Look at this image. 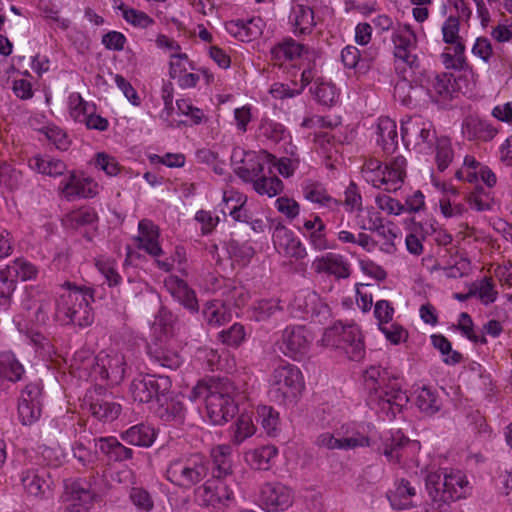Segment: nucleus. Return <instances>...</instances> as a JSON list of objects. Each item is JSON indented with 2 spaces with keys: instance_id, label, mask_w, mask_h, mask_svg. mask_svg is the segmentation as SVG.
<instances>
[{
  "instance_id": "obj_1",
  "label": "nucleus",
  "mask_w": 512,
  "mask_h": 512,
  "mask_svg": "<svg viewBox=\"0 0 512 512\" xmlns=\"http://www.w3.org/2000/svg\"><path fill=\"white\" fill-rule=\"evenodd\" d=\"M409 397L403 389V379L393 377L386 381V418L395 422L400 427H391L390 438L386 439V458L395 463H405L409 456L412 444L404 435V427L408 426L406 412L408 410Z\"/></svg>"
},
{
  "instance_id": "obj_2",
  "label": "nucleus",
  "mask_w": 512,
  "mask_h": 512,
  "mask_svg": "<svg viewBox=\"0 0 512 512\" xmlns=\"http://www.w3.org/2000/svg\"><path fill=\"white\" fill-rule=\"evenodd\" d=\"M94 301V290L77 286L71 282L61 285L55 300L54 319L61 324H74L87 327L93 323L94 316L90 304Z\"/></svg>"
},
{
  "instance_id": "obj_3",
  "label": "nucleus",
  "mask_w": 512,
  "mask_h": 512,
  "mask_svg": "<svg viewBox=\"0 0 512 512\" xmlns=\"http://www.w3.org/2000/svg\"><path fill=\"white\" fill-rule=\"evenodd\" d=\"M425 487L433 505H436L437 509L445 510L449 502L466 498L471 489L466 475L454 469L428 473Z\"/></svg>"
},
{
  "instance_id": "obj_4",
  "label": "nucleus",
  "mask_w": 512,
  "mask_h": 512,
  "mask_svg": "<svg viewBox=\"0 0 512 512\" xmlns=\"http://www.w3.org/2000/svg\"><path fill=\"white\" fill-rule=\"evenodd\" d=\"M209 473V461L200 453H185L171 458L167 464L165 477L173 485L189 490Z\"/></svg>"
},
{
  "instance_id": "obj_5",
  "label": "nucleus",
  "mask_w": 512,
  "mask_h": 512,
  "mask_svg": "<svg viewBox=\"0 0 512 512\" xmlns=\"http://www.w3.org/2000/svg\"><path fill=\"white\" fill-rule=\"evenodd\" d=\"M321 343L325 347L338 350L353 361H359L365 355L363 335L359 327L352 323L335 322L325 329Z\"/></svg>"
},
{
  "instance_id": "obj_6",
  "label": "nucleus",
  "mask_w": 512,
  "mask_h": 512,
  "mask_svg": "<svg viewBox=\"0 0 512 512\" xmlns=\"http://www.w3.org/2000/svg\"><path fill=\"white\" fill-rule=\"evenodd\" d=\"M237 395V389L230 380L212 381V389L207 396L206 411L213 425H222L235 415Z\"/></svg>"
},
{
  "instance_id": "obj_7",
  "label": "nucleus",
  "mask_w": 512,
  "mask_h": 512,
  "mask_svg": "<svg viewBox=\"0 0 512 512\" xmlns=\"http://www.w3.org/2000/svg\"><path fill=\"white\" fill-rule=\"evenodd\" d=\"M393 45V56L395 71L403 80L395 86V94L399 89L408 87L406 82L407 73L412 70L417 63V56L413 53L416 48V35L409 26H398L391 35Z\"/></svg>"
},
{
  "instance_id": "obj_8",
  "label": "nucleus",
  "mask_w": 512,
  "mask_h": 512,
  "mask_svg": "<svg viewBox=\"0 0 512 512\" xmlns=\"http://www.w3.org/2000/svg\"><path fill=\"white\" fill-rule=\"evenodd\" d=\"M303 377L298 367L283 364L276 367L270 378V397L280 404H294L303 388Z\"/></svg>"
},
{
  "instance_id": "obj_9",
  "label": "nucleus",
  "mask_w": 512,
  "mask_h": 512,
  "mask_svg": "<svg viewBox=\"0 0 512 512\" xmlns=\"http://www.w3.org/2000/svg\"><path fill=\"white\" fill-rule=\"evenodd\" d=\"M233 479L213 478L196 489L195 496L200 505L220 510L234 502Z\"/></svg>"
},
{
  "instance_id": "obj_10",
  "label": "nucleus",
  "mask_w": 512,
  "mask_h": 512,
  "mask_svg": "<svg viewBox=\"0 0 512 512\" xmlns=\"http://www.w3.org/2000/svg\"><path fill=\"white\" fill-rule=\"evenodd\" d=\"M171 388L168 377L155 375L138 376L130 384V393L134 401L149 403L153 399L160 400Z\"/></svg>"
},
{
  "instance_id": "obj_11",
  "label": "nucleus",
  "mask_w": 512,
  "mask_h": 512,
  "mask_svg": "<svg viewBox=\"0 0 512 512\" xmlns=\"http://www.w3.org/2000/svg\"><path fill=\"white\" fill-rule=\"evenodd\" d=\"M40 382H31L21 391L18 400V416L23 425L36 422L42 413L43 392Z\"/></svg>"
},
{
  "instance_id": "obj_12",
  "label": "nucleus",
  "mask_w": 512,
  "mask_h": 512,
  "mask_svg": "<svg viewBox=\"0 0 512 512\" xmlns=\"http://www.w3.org/2000/svg\"><path fill=\"white\" fill-rule=\"evenodd\" d=\"M312 342L311 333L301 325L287 326L282 332L281 351L294 360L302 359Z\"/></svg>"
},
{
  "instance_id": "obj_13",
  "label": "nucleus",
  "mask_w": 512,
  "mask_h": 512,
  "mask_svg": "<svg viewBox=\"0 0 512 512\" xmlns=\"http://www.w3.org/2000/svg\"><path fill=\"white\" fill-rule=\"evenodd\" d=\"M479 179L486 187L476 185L474 189L465 196L466 202L476 211H488L494 204V196L491 189L497 184L496 174L486 165L480 168Z\"/></svg>"
},
{
  "instance_id": "obj_14",
  "label": "nucleus",
  "mask_w": 512,
  "mask_h": 512,
  "mask_svg": "<svg viewBox=\"0 0 512 512\" xmlns=\"http://www.w3.org/2000/svg\"><path fill=\"white\" fill-rule=\"evenodd\" d=\"M310 47L292 37H285L271 47V60L275 66L286 68L289 73L293 64H296Z\"/></svg>"
},
{
  "instance_id": "obj_15",
  "label": "nucleus",
  "mask_w": 512,
  "mask_h": 512,
  "mask_svg": "<svg viewBox=\"0 0 512 512\" xmlns=\"http://www.w3.org/2000/svg\"><path fill=\"white\" fill-rule=\"evenodd\" d=\"M98 184L92 178L70 172L59 184V193L66 200L92 198L98 194Z\"/></svg>"
},
{
  "instance_id": "obj_16",
  "label": "nucleus",
  "mask_w": 512,
  "mask_h": 512,
  "mask_svg": "<svg viewBox=\"0 0 512 512\" xmlns=\"http://www.w3.org/2000/svg\"><path fill=\"white\" fill-rule=\"evenodd\" d=\"M23 307L30 312V316L37 324H46L51 316V296L38 288L30 287L26 290Z\"/></svg>"
},
{
  "instance_id": "obj_17",
  "label": "nucleus",
  "mask_w": 512,
  "mask_h": 512,
  "mask_svg": "<svg viewBox=\"0 0 512 512\" xmlns=\"http://www.w3.org/2000/svg\"><path fill=\"white\" fill-rule=\"evenodd\" d=\"M272 238L279 253L296 260L307 256V250L301 240L284 225L279 223L275 226Z\"/></svg>"
},
{
  "instance_id": "obj_18",
  "label": "nucleus",
  "mask_w": 512,
  "mask_h": 512,
  "mask_svg": "<svg viewBox=\"0 0 512 512\" xmlns=\"http://www.w3.org/2000/svg\"><path fill=\"white\" fill-rule=\"evenodd\" d=\"M262 506L268 512L283 511L293 503V493L281 483H266L260 493Z\"/></svg>"
},
{
  "instance_id": "obj_19",
  "label": "nucleus",
  "mask_w": 512,
  "mask_h": 512,
  "mask_svg": "<svg viewBox=\"0 0 512 512\" xmlns=\"http://www.w3.org/2000/svg\"><path fill=\"white\" fill-rule=\"evenodd\" d=\"M94 360H96L94 372L99 374L102 379L108 380L113 385L119 384L124 379L126 361L122 354L100 353Z\"/></svg>"
},
{
  "instance_id": "obj_20",
  "label": "nucleus",
  "mask_w": 512,
  "mask_h": 512,
  "mask_svg": "<svg viewBox=\"0 0 512 512\" xmlns=\"http://www.w3.org/2000/svg\"><path fill=\"white\" fill-rule=\"evenodd\" d=\"M311 269L317 274H327L336 279H346L351 274V264L341 254L328 252L317 256L311 265Z\"/></svg>"
},
{
  "instance_id": "obj_21",
  "label": "nucleus",
  "mask_w": 512,
  "mask_h": 512,
  "mask_svg": "<svg viewBox=\"0 0 512 512\" xmlns=\"http://www.w3.org/2000/svg\"><path fill=\"white\" fill-rule=\"evenodd\" d=\"M320 60V52L315 48L310 47L301 59L296 64H293V68L289 74L291 76H296L297 72L300 71V82H298V85L303 90L308 85L321 78Z\"/></svg>"
},
{
  "instance_id": "obj_22",
  "label": "nucleus",
  "mask_w": 512,
  "mask_h": 512,
  "mask_svg": "<svg viewBox=\"0 0 512 512\" xmlns=\"http://www.w3.org/2000/svg\"><path fill=\"white\" fill-rule=\"evenodd\" d=\"M167 292L191 313L198 312L199 304L195 291L189 287L186 281L174 275H169L164 280Z\"/></svg>"
},
{
  "instance_id": "obj_23",
  "label": "nucleus",
  "mask_w": 512,
  "mask_h": 512,
  "mask_svg": "<svg viewBox=\"0 0 512 512\" xmlns=\"http://www.w3.org/2000/svg\"><path fill=\"white\" fill-rule=\"evenodd\" d=\"M428 91L437 102H445L456 97L459 85L452 73L433 74L428 79Z\"/></svg>"
},
{
  "instance_id": "obj_24",
  "label": "nucleus",
  "mask_w": 512,
  "mask_h": 512,
  "mask_svg": "<svg viewBox=\"0 0 512 512\" xmlns=\"http://www.w3.org/2000/svg\"><path fill=\"white\" fill-rule=\"evenodd\" d=\"M462 132L470 141L489 142L499 133V129L488 120L468 116L462 124Z\"/></svg>"
},
{
  "instance_id": "obj_25",
  "label": "nucleus",
  "mask_w": 512,
  "mask_h": 512,
  "mask_svg": "<svg viewBox=\"0 0 512 512\" xmlns=\"http://www.w3.org/2000/svg\"><path fill=\"white\" fill-rule=\"evenodd\" d=\"M138 236L135 238L139 249L153 257L163 253L159 243V228L149 219H142L138 224Z\"/></svg>"
},
{
  "instance_id": "obj_26",
  "label": "nucleus",
  "mask_w": 512,
  "mask_h": 512,
  "mask_svg": "<svg viewBox=\"0 0 512 512\" xmlns=\"http://www.w3.org/2000/svg\"><path fill=\"white\" fill-rule=\"evenodd\" d=\"M402 139L404 141L416 140V144L432 143L436 139V131L432 122L422 117H415L402 125Z\"/></svg>"
},
{
  "instance_id": "obj_27",
  "label": "nucleus",
  "mask_w": 512,
  "mask_h": 512,
  "mask_svg": "<svg viewBox=\"0 0 512 512\" xmlns=\"http://www.w3.org/2000/svg\"><path fill=\"white\" fill-rule=\"evenodd\" d=\"M238 156H244V158L240 160L241 164L235 167V173L242 180L246 182H252L254 185L256 179H260L265 175V163L254 153H246L242 150H235L233 152L232 159H236Z\"/></svg>"
},
{
  "instance_id": "obj_28",
  "label": "nucleus",
  "mask_w": 512,
  "mask_h": 512,
  "mask_svg": "<svg viewBox=\"0 0 512 512\" xmlns=\"http://www.w3.org/2000/svg\"><path fill=\"white\" fill-rule=\"evenodd\" d=\"M370 430V425H342L340 433L344 450L369 447L371 445Z\"/></svg>"
},
{
  "instance_id": "obj_29",
  "label": "nucleus",
  "mask_w": 512,
  "mask_h": 512,
  "mask_svg": "<svg viewBox=\"0 0 512 512\" xmlns=\"http://www.w3.org/2000/svg\"><path fill=\"white\" fill-rule=\"evenodd\" d=\"M302 192L306 200L331 211L338 210L342 204L339 200L329 195L325 186L319 182L305 181L302 185Z\"/></svg>"
},
{
  "instance_id": "obj_30",
  "label": "nucleus",
  "mask_w": 512,
  "mask_h": 512,
  "mask_svg": "<svg viewBox=\"0 0 512 512\" xmlns=\"http://www.w3.org/2000/svg\"><path fill=\"white\" fill-rule=\"evenodd\" d=\"M289 22L296 36L309 34L316 25L314 11L307 5L296 3L292 6Z\"/></svg>"
},
{
  "instance_id": "obj_31",
  "label": "nucleus",
  "mask_w": 512,
  "mask_h": 512,
  "mask_svg": "<svg viewBox=\"0 0 512 512\" xmlns=\"http://www.w3.org/2000/svg\"><path fill=\"white\" fill-rule=\"evenodd\" d=\"M293 307L306 318L317 317L328 312V306L313 291H300L294 298Z\"/></svg>"
},
{
  "instance_id": "obj_32",
  "label": "nucleus",
  "mask_w": 512,
  "mask_h": 512,
  "mask_svg": "<svg viewBox=\"0 0 512 512\" xmlns=\"http://www.w3.org/2000/svg\"><path fill=\"white\" fill-rule=\"evenodd\" d=\"M47 476L48 474L44 469H28L22 472L21 483L29 495L43 498L46 492L50 490Z\"/></svg>"
},
{
  "instance_id": "obj_33",
  "label": "nucleus",
  "mask_w": 512,
  "mask_h": 512,
  "mask_svg": "<svg viewBox=\"0 0 512 512\" xmlns=\"http://www.w3.org/2000/svg\"><path fill=\"white\" fill-rule=\"evenodd\" d=\"M97 445L101 453H103L109 461L123 462L133 458L134 451L124 446L115 437H100Z\"/></svg>"
},
{
  "instance_id": "obj_34",
  "label": "nucleus",
  "mask_w": 512,
  "mask_h": 512,
  "mask_svg": "<svg viewBox=\"0 0 512 512\" xmlns=\"http://www.w3.org/2000/svg\"><path fill=\"white\" fill-rule=\"evenodd\" d=\"M28 165L33 171L50 177L62 176L67 171L65 162L49 155H36L29 159Z\"/></svg>"
},
{
  "instance_id": "obj_35",
  "label": "nucleus",
  "mask_w": 512,
  "mask_h": 512,
  "mask_svg": "<svg viewBox=\"0 0 512 512\" xmlns=\"http://www.w3.org/2000/svg\"><path fill=\"white\" fill-rule=\"evenodd\" d=\"M155 429L148 424H137L120 434L121 439L134 446L150 447L156 439Z\"/></svg>"
},
{
  "instance_id": "obj_36",
  "label": "nucleus",
  "mask_w": 512,
  "mask_h": 512,
  "mask_svg": "<svg viewBox=\"0 0 512 512\" xmlns=\"http://www.w3.org/2000/svg\"><path fill=\"white\" fill-rule=\"evenodd\" d=\"M231 453L232 448L227 444L218 445L211 450V458L214 465L213 478L231 479L229 477L232 472Z\"/></svg>"
},
{
  "instance_id": "obj_37",
  "label": "nucleus",
  "mask_w": 512,
  "mask_h": 512,
  "mask_svg": "<svg viewBox=\"0 0 512 512\" xmlns=\"http://www.w3.org/2000/svg\"><path fill=\"white\" fill-rule=\"evenodd\" d=\"M415 496V487L411 486L409 481L401 479L395 484V489L391 491L388 499L393 509L404 510L413 507Z\"/></svg>"
},
{
  "instance_id": "obj_38",
  "label": "nucleus",
  "mask_w": 512,
  "mask_h": 512,
  "mask_svg": "<svg viewBox=\"0 0 512 512\" xmlns=\"http://www.w3.org/2000/svg\"><path fill=\"white\" fill-rule=\"evenodd\" d=\"M278 449L273 445H265L251 449L245 453V461L253 469L268 470L272 460L277 456Z\"/></svg>"
},
{
  "instance_id": "obj_39",
  "label": "nucleus",
  "mask_w": 512,
  "mask_h": 512,
  "mask_svg": "<svg viewBox=\"0 0 512 512\" xmlns=\"http://www.w3.org/2000/svg\"><path fill=\"white\" fill-rule=\"evenodd\" d=\"M223 202L224 207L222 208V212L226 214H230V216L235 220L239 222H245L248 223L250 220V215L244 209V203L246 202V198L234 191H224L223 193Z\"/></svg>"
},
{
  "instance_id": "obj_40",
  "label": "nucleus",
  "mask_w": 512,
  "mask_h": 512,
  "mask_svg": "<svg viewBox=\"0 0 512 512\" xmlns=\"http://www.w3.org/2000/svg\"><path fill=\"white\" fill-rule=\"evenodd\" d=\"M262 20L252 18L247 21L237 20L228 24L227 29L241 41H251L262 34Z\"/></svg>"
},
{
  "instance_id": "obj_41",
  "label": "nucleus",
  "mask_w": 512,
  "mask_h": 512,
  "mask_svg": "<svg viewBox=\"0 0 512 512\" xmlns=\"http://www.w3.org/2000/svg\"><path fill=\"white\" fill-rule=\"evenodd\" d=\"M90 413L100 421L112 422L121 413V405L106 398L92 399L89 403Z\"/></svg>"
},
{
  "instance_id": "obj_42",
  "label": "nucleus",
  "mask_w": 512,
  "mask_h": 512,
  "mask_svg": "<svg viewBox=\"0 0 512 512\" xmlns=\"http://www.w3.org/2000/svg\"><path fill=\"white\" fill-rule=\"evenodd\" d=\"M406 159L396 156L389 165L386 164V192L398 191L406 178Z\"/></svg>"
},
{
  "instance_id": "obj_43",
  "label": "nucleus",
  "mask_w": 512,
  "mask_h": 512,
  "mask_svg": "<svg viewBox=\"0 0 512 512\" xmlns=\"http://www.w3.org/2000/svg\"><path fill=\"white\" fill-rule=\"evenodd\" d=\"M365 388L369 392L368 402L370 405L377 404L380 410L383 409V390H382V379H381V368L370 367L364 374Z\"/></svg>"
},
{
  "instance_id": "obj_44",
  "label": "nucleus",
  "mask_w": 512,
  "mask_h": 512,
  "mask_svg": "<svg viewBox=\"0 0 512 512\" xmlns=\"http://www.w3.org/2000/svg\"><path fill=\"white\" fill-rule=\"evenodd\" d=\"M25 373L24 366L11 352L0 354V378L12 383L20 381Z\"/></svg>"
},
{
  "instance_id": "obj_45",
  "label": "nucleus",
  "mask_w": 512,
  "mask_h": 512,
  "mask_svg": "<svg viewBox=\"0 0 512 512\" xmlns=\"http://www.w3.org/2000/svg\"><path fill=\"white\" fill-rule=\"evenodd\" d=\"M256 432L252 418L248 414H241L230 427L231 442L240 445Z\"/></svg>"
},
{
  "instance_id": "obj_46",
  "label": "nucleus",
  "mask_w": 512,
  "mask_h": 512,
  "mask_svg": "<svg viewBox=\"0 0 512 512\" xmlns=\"http://www.w3.org/2000/svg\"><path fill=\"white\" fill-rule=\"evenodd\" d=\"M149 355L153 362L171 370L177 369L182 363L180 354L169 347L156 346L150 349Z\"/></svg>"
},
{
  "instance_id": "obj_47",
  "label": "nucleus",
  "mask_w": 512,
  "mask_h": 512,
  "mask_svg": "<svg viewBox=\"0 0 512 512\" xmlns=\"http://www.w3.org/2000/svg\"><path fill=\"white\" fill-rule=\"evenodd\" d=\"M310 91L315 99L324 106H333L339 97L335 85L330 81L324 80L322 77L314 82Z\"/></svg>"
},
{
  "instance_id": "obj_48",
  "label": "nucleus",
  "mask_w": 512,
  "mask_h": 512,
  "mask_svg": "<svg viewBox=\"0 0 512 512\" xmlns=\"http://www.w3.org/2000/svg\"><path fill=\"white\" fill-rule=\"evenodd\" d=\"M5 267L16 283L18 279L21 281L34 280L39 273L38 267L24 258H16Z\"/></svg>"
},
{
  "instance_id": "obj_49",
  "label": "nucleus",
  "mask_w": 512,
  "mask_h": 512,
  "mask_svg": "<svg viewBox=\"0 0 512 512\" xmlns=\"http://www.w3.org/2000/svg\"><path fill=\"white\" fill-rule=\"evenodd\" d=\"M203 315L207 323L211 326H220L228 323L232 319L230 310L220 301L207 303L203 309Z\"/></svg>"
},
{
  "instance_id": "obj_50",
  "label": "nucleus",
  "mask_w": 512,
  "mask_h": 512,
  "mask_svg": "<svg viewBox=\"0 0 512 512\" xmlns=\"http://www.w3.org/2000/svg\"><path fill=\"white\" fill-rule=\"evenodd\" d=\"M64 487L72 499L82 503H89L96 496V493L91 490L89 482L83 479L66 480L64 481Z\"/></svg>"
},
{
  "instance_id": "obj_51",
  "label": "nucleus",
  "mask_w": 512,
  "mask_h": 512,
  "mask_svg": "<svg viewBox=\"0 0 512 512\" xmlns=\"http://www.w3.org/2000/svg\"><path fill=\"white\" fill-rule=\"evenodd\" d=\"M415 404L422 413L429 416L434 415L441 408V401L436 392L425 386L418 391Z\"/></svg>"
},
{
  "instance_id": "obj_52",
  "label": "nucleus",
  "mask_w": 512,
  "mask_h": 512,
  "mask_svg": "<svg viewBox=\"0 0 512 512\" xmlns=\"http://www.w3.org/2000/svg\"><path fill=\"white\" fill-rule=\"evenodd\" d=\"M70 116L79 123L85 121L87 114L96 111L94 103L85 101L79 93H71L68 98Z\"/></svg>"
},
{
  "instance_id": "obj_53",
  "label": "nucleus",
  "mask_w": 512,
  "mask_h": 512,
  "mask_svg": "<svg viewBox=\"0 0 512 512\" xmlns=\"http://www.w3.org/2000/svg\"><path fill=\"white\" fill-rule=\"evenodd\" d=\"M257 135L259 138L277 143L285 139L288 135V132L281 123L268 118H263L260 121Z\"/></svg>"
},
{
  "instance_id": "obj_54",
  "label": "nucleus",
  "mask_w": 512,
  "mask_h": 512,
  "mask_svg": "<svg viewBox=\"0 0 512 512\" xmlns=\"http://www.w3.org/2000/svg\"><path fill=\"white\" fill-rule=\"evenodd\" d=\"M23 183V174L14 166L0 164V189L2 191H14L20 188Z\"/></svg>"
},
{
  "instance_id": "obj_55",
  "label": "nucleus",
  "mask_w": 512,
  "mask_h": 512,
  "mask_svg": "<svg viewBox=\"0 0 512 512\" xmlns=\"http://www.w3.org/2000/svg\"><path fill=\"white\" fill-rule=\"evenodd\" d=\"M280 310L279 301L276 299L258 300L250 309V318L257 322L267 321Z\"/></svg>"
},
{
  "instance_id": "obj_56",
  "label": "nucleus",
  "mask_w": 512,
  "mask_h": 512,
  "mask_svg": "<svg viewBox=\"0 0 512 512\" xmlns=\"http://www.w3.org/2000/svg\"><path fill=\"white\" fill-rule=\"evenodd\" d=\"M257 421L268 435H276L279 425V413L274 408L266 405L258 406Z\"/></svg>"
},
{
  "instance_id": "obj_57",
  "label": "nucleus",
  "mask_w": 512,
  "mask_h": 512,
  "mask_svg": "<svg viewBox=\"0 0 512 512\" xmlns=\"http://www.w3.org/2000/svg\"><path fill=\"white\" fill-rule=\"evenodd\" d=\"M16 286L15 279L12 278L8 269L6 267L0 269V312L8 310Z\"/></svg>"
},
{
  "instance_id": "obj_58",
  "label": "nucleus",
  "mask_w": 512,
  "mask_h": 512,
  "mask_svg": "<svg viewBox=\"0 0 512 512\" xmlns=\"http://www.w3.org/2000/svg\"><path fill=\"white\" fill-rule=\"evenodd\" d=\"M117 9L122 12V16L126 22L134 27L145 29L155 23L154 19L143 11L127 7L121 2Z\"/></svg>"
},
{
  "instance_id": "obj_59",
  "label": "nucleus",
  "mask_w": 512,
  "mask_h": 512,
  "mask_svg": "<svg viewBox=\"0 0 512 512\" xmlns=\"http://www.w3.org/2000/svg\"><path fill=\"white\" fill-rule=\"evenodd\" d=\"M435 150L437 168L442 172L448 168L454 157L451 140L444 136L436 138Z\"/></svg>"
},
{
  "instance_id": "obj_60",
  "label": "nucleus",
  "mask_w": 512,
  "mask_h": 512,
  "mask_svg": "<svg viewBox=\"0 0 512 512\" xmlns=\"http://www.w3.org/2000/svg\"><path fill=\"white\" fill-rule=\"evenodd\" d=\"M433 346L438 349L444 357L443 361L448 365H455L461 362L462 355L458 351L452 350L451 342L443 335H432Z\"/></svg>"
},
{
  "instance_id": "obj_61",
  "label": "nucleus",
  "mask_w": 512,
  "mask_h": 512,
  "mask_svg": "<svg viewBox=\"0 0 512 512\" xmlns=\"http://www.w3.org/2000/svg\"><path fill=\"white\" fill-rule=\"evenodd\" d=\"M365 181L374 188H380L384 184V169L377 159H369L365 162L362 169Z\"/></svg>"
},
{
  "instance_id": "obj_62",
  "label": "nucleus",
  "mask_w": 512,
  "mask_h": 512,
  "mask_svg": "<svg viewBox=\"0 0 512 512\" xmlns=\"http://www.w3.org/2000/svg\"><path fill=\"white\" fill-rule=\"evenodd\" d=\"M254 190L260 195L274 197L280 194L283 190V182L277 176H262L256 179L253 185Z\"/></svg>"
},
{
  "instance_id": "obj_63",
  "label": "nucleus",
  "mask_w": 512,
  "mask_h": 512,
  "mask_svg": "<svg viewBox=\"0 0 512 512\" xmlns=\"http://www.w3.org/2000/svg\"><path fill=\"white\" fill-rule=\"evenodd\" d=\"M95 265L110 287L118 286L121 283L122 277L116 269L114 260L99 257L95 260Z\"/></svg>"
},
{
  "instance_id": "obj_64",
  "label": "nucleus",
  "mask_w": 512,
  "mask_h": 512,
  "mask_svg": "<svg viewBox=\"0 0 512 512\" xmlns=\"http://www.w3.org/2000/svg\"><path fill=\"white\" fill-rule=\"evenodd\" d=\"M227 252L232 259L244 265L251 260L255 253L254 248L249 243H241L234 239L227 242Z\"/></svg>"
}]
</instances>
